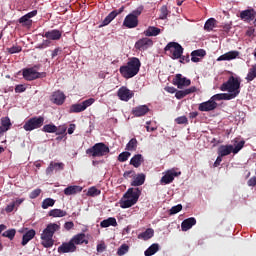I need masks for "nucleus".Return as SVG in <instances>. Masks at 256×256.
Returning a JSON list of instances; mask_svg holds the SVG:
<instances>
[{"label": "nucleus", "instance_id": "2", "mask_svg": "<svg viewBox=\"0 0 256 256\" xmlns=\"http://www.w3.org/2000/svg\"><path fill=\"white\" fill-rule=\"evenodd\" d=\"M59 229H61V226H59L57 223H50L43 230L40 238L42 240L41 245L45 247V249H51V247L55 245L53 236L55 235L56 231H59Z\"/></svg>", "mask_w": 256, "mask_h": 256}, {"label": "nucleus", "instance_id": "54", "mask_svg": "<svg viewBox=\"0 0 256 256\" xmlns=\"http://www.w3.org/2000/svg\"><path fill=\"white\" fill-rule=\"evenodd\" d=\"M175 121L178 125H187V123H189V120L186 116H180L176 118Z\"/></svg>", "mask_w": 256, "mask_h": 256}, {"label": "nucleus", "instance_id": "56", "mask_svg": "<svg viewBox=\"0 0 256 256\" xmlns=\"http://www.w3.org/2000/svg\"><path fill=\"white\" fill-rule=\"evenodd\" d=\"M39 195H41V189L37 188L30 193L29 197L30 199H37Z\"/></svg>", "mask_w": 256, "mask_h": 256}, {"label": "nucleus", "instance_id": "3", "mask_svg": "<svg viewBox=\"0 0 256 256\" xmlns=\"http://www.w3.org/2000/svg\"><path fill=\"white\" fill-rule=\"evenodd\" d=\"M139 197H141V189L129 188L124 194L125 200L120 201V207L122 209H129V207H133V205L139 201Z\"/></svg>", "mask_w": 256, "mask_h": 256}, {"label": "nucleus", "instance_id": "26", "mask_svg": "<svg viewBox=\"0 0 256 256\" xmlns=\"http://www.w3.org/2000/svg\"><path fill=\"white\" fill-rule=\"evenodd\" d=\"M195 91H197V88L195 86H192L185 90H176L175 97L176 99H183L187 97V95H191V93H195Z\"/></svg>", "mask_w": 256, "mask_h": 256}, {"label": "nucleus", "instance_id": "49", "mask_svg": "<svg viewBox=\"0 0 256 256\" xmlns=\"http://www.w3.org/2000/svg\"><path fill=\"white\" fill-rule=\"evenodd\" d=\"M167 15H169V10L167 9V6H162L160 9L159 19L165 20L167 19Z\"/></svg>", "mask_w": 256, "mask_h": 256}, {"label": "nucleus", "instance_id": "57", "mask_svg": "<svg viewBox=\"0 0 256 256\" xmlns=\"http://www.w3.org/2000/svg\"><path fill=\"white\" fill-rule=\"evenodd\" d=\"M16 209L15 204L12 202L6 206L5 211L6 213H13Z\"/></svg>", "mask_w": 256, "mask_h": 256}, {"label": "nucleus", "instance_id": "33", "mask_svg": "<svg viewBox=\"0 0 256 256\" xmlns=\"http://www.w3.org/2000/svg\"><path fill=\"white\" fill-rule=\"evenodd\" d=\"M100 226L104 229L107 227H117V219H115V217H109V218L103 220L100 223Z\"/></svg>", "mask_w": 256, "mask_h": 256}, {"label": "nucleus", "instance_id": "25", "mask_svg": "<svg viewBox=\"0 0 256 256\" xmlns=\"http://www.w3.org/2000/svg\"><path fill=\"white\" fill-rule=\"evenodd\" d=\"M239 57V51H229L217 58V61H233Z\"/></svg>", "mask_w": 256, "mask_h": 256}, {"label": "nucleus", "instance_id": "12", "mask_svg": "<svg viewBox=\"0 0 256 256\" xmlns=\"http://www.w3.org/2000/svg\"><path fill=\"white\" fill-rule=\"evenodd\" d=\"M135 49L138 51H147L149 47H153V40L151 38H141L135 43Z\"/></svg>", "mask_w": 256, "mask_h": 256}, {"label": "nucleus", "instance_id": "9", "mask_svg": "<svg viewBox=\"0 0 256 256\" xmlns=\"http://www.w3.org/2000/svg\"><path fill=\"white\" fill-rule=\"evenodd\" d=\"M36 69H39V66H34L32 68H26L23 70L22 75L26 81H35V79H41L45 77V72H37Z\"/></svg>", "mask_w": 256, "mask_h": 256}, {"label": "nucleus", "instance_id": "5", "mask_svg": "<svg viewBox=\"0 0 256 256\" xmlns=\"http://www.w3.org/2000/svg\"><path fill=\"white\" fill-rule=\"evenodd\" d=\"M243 147H245L244 140L238 142L235 147L231 144L220 145L218 147L217 153H218V155H220V157H227V155H231L232 153L234 155H237V153H239V151H241V149H243Z\"/></svg>", "mask_w": 256, "mask_h": 256}, {"label": "nucleus", "instance_id": "7", "mask_svg": "<svg viewBox=\"0 0 256 256\" xmlns=\"http://www.w3.org/2000/svg\"><path fill=\"white\" fill-rule=\"evenodd\" d=\"M165 53H170V57L172 59H181V55H183V46L177 42H169L165 48Z\"/></svg>", "mask_w": 256, "mask_h": 256}, {"label": "nucleus", "instance_id": "46", "mask_svg": "<svg viewBox=\"0 0 256 256\" xmlns=\"http://www.w3.org/2000/svg\"><path fill=\"white\" fill-rule=\"evenodd\" d=\"M129 157H131V153L130 152H122L118 155V161L120 163H125V161H127L129 159Z\"/></svg>", "mask_w": 256, "mask_h": 256}, {"label": "nucleus", "instance_id": "21", "mask_svg": "<svg viewBox=\"0 0 256 256\" xmlns=\"http://www.w3.org/2000/svg\"><path fill=\"white\" fill-rule=\"evenodd\" d=\"M149 111V106L140 105L132 109V115H134V117H145V115H147Z\"/></svg>", "mask_w": 256, "mask_h": 256}, {"label": "nucleus", "instance_id": "45", "mask_svg": "<svg viewBox=\"0 0 256 256\" xmlns=\"http://www.w3.org/2000/svg\"><path fill=\"white\" fill-rule=\"evenodd\" d=\"M239 94L235 92L230 93H222V101H231V99H235Z\"/></svg>", "mask_w": 256, "mask_h": 256}, {"label": "nucleus", "instance_id": "16", "mask_svg": "<svg viewBox=\"0 0 256 256\" xmlns=\"http://www.w3.org/2000/svg\"><path fill=\"white\" fill-rule=\"evenodd\" d=\"M42 37L49 39V41H59L63 37V32L57 29H53L45 32Z\"/></svg>", "mask_w": 256, "mask_h": 256}, {"label": "nucleus", "instance_id": "14", "mask_svg": "<svg viewBox=\"0 0 256 256\" xmlns=\"http://www.w3.org/2000/svg\"><path fill=\"white\" fill-rule=\"evenodd\" d=\"M139 26V19H137L135 16L128 14L123 21V27H126V29H135V27Z\"/></svg>", "mask_w": 256, "mask_h": 256}, {"label": "nucleus", "instance_id": "19", "mask_svg": "<svg viewBox=\"0 0 256 256\" xmlns=\"http://www.w3.org/2000/svg\"><path fill=\"white\" fill-rule=\"evenodd\" d=\"M198 109L199 111H202V112L215 111V109H217V102L212 101L210 99L206 102L200 103L198 106Z\"/></svg>", "mask_w": 256, "mask_h": 256}, {"label": "nucleus", "instance_id": "22", "mask_svg": "<svg viewBox=\"0 0 256 256\" xmlns=\"http://www.w3.org/2000/svg\"><path fill=\"white\" fill-rule=\"evenodd\" d=\"M123 9L124 8L121 7L119 10H113L112 12H110L102 21V24L100 25V27H107V25H109V23H111V21H113V19H115L117 15H121V12L123 11Z\"/></svg>", "mask_w": 256, "mask_h": 256}, {"label": "nucleus", "instance_id": "51", "mask_svg": "<svg viewBox=\"0 0 256 256\" xmlns=\"http://www.w3.org/2000/svg\"><path fill=\"white\" fill-rule=\"evenodd\" d=\"M183 209V205L181 204H178L176 206H173L171 209H170V215H177V213H179L180 211H182Z\"/></svg>", "mask_w": 256, "mask_h": 256}, {"label": "nucleus", "instance_id": "32", "mask_svg": "<svg viewBox=\"0 0 256 256\" xmlns=\"http://www.w3.org/2000/svg\"><path fill=\"white\" fill-rule=\"evenodd\" d=\"M36 235V232L34 229H31L29 231H27L23 237H22V245L23 247H25V245H27V243H29V241H31V239H33Z\"/></svg>", "mask_w": 256, "mask_h": 256}, {"label": "nucleus", "instance_id": "20", "mask_svg": "<svg viewBox=\"0 0 256 256\" xmlns=\"http://www.w3.org/2000/svg\"><path fill=\"white\" fill-rule=\"evenodd\" d=\"M117 95L120 101H129V99L133 98V92H131L127 87H121L118 90Z\"/></svg>", "mask_w": 256, "mask_h": 256}, {"label": "nucleus", "instance_id": "27", "mask_svg": "<svg viewBox=\"0 0 256 256\" xmlns=\"http://www.w3.org/2000/svg\"><path fill=\"white\" fill-rule=\"evenodd\" d=\"M194 225H197V219L195 217L187 218L181 223V230L189 231Z\"/></svg>", "mask_w": 256, "mask_h": 256}, {"label": "nucleus", "instance_id": "37", "mask_svg": "<svg viewBox=\"0 0 256 256\" xmlns=\"http://www.w3.org/2000/svg\"><path fill=\"white\" fill-rule=\"evenodd\" d=\"M18 23L22 25V27H27L28 29L32 27L33 20L29 19L26 15L19 18Z\"/></svg>", "mask_w": 256, "mask_h": 256}, {"label": "nucleus", "instance_id": "64", "mask_svg": "<svg viewBox=\"0 0 256 256\" xmlns=\"http://www.w3.org/2000/svg\"><path fill=\"white\" fill-rule=\"evenodd\" d=\"M191 60L189 59V55L180 57V63H189Z\"/></svg>", "mask_w": 256, "mask_h": 256}, {"label": "nucleus", "instance_id": "40", "mask_svg": "<svg viewBox=\"0 0 256 256\" xmlns=\"http://www.w3.org/2000/svg\"><path fill=\"white\" fill-rule=\"evenodd\" d=\"M215 23H217V20H215V18L208 19L204 25L205 31H213V29L215 28Z\"/></svg>", "mask_w": 256, "mask_h": 256}, {"label": "nucleus", "instance_id": "63", "mask_svg": "<svg viewBox=\"0 0 256 256\" xmlns=\"http://www.w3.org/2000/svg\"><path fill=\"white\" fill-rule=\"evenodd\" d=\"M248 187H255L256 186V177H252L247 182Z\"/></svg>", "mask_w": 256, "mask_h": 256}, {"label": "nucleus", "instance_id": "24", "mask_svg": "<svg viewBox=\"0 0 256 256\" xmlns=\"http://www.w3.org/2000/svg\"><path fill=\"white\" fill-rule=\"evenodd\" d=\"M72 243L76 246V245H88L89 244V240H87V236L85 235V233H79L74 235L71 238Z\"/></svg>", "mask_w": 256, "mask_h": 256}, {"label": "nucleus", "instance_id": "6", "mask_svg": "<svg viewBox=\"0 0 256 256\" xmlns=\"http://www.w3.org/2000/svg\"><path fill=\"white\" fill-rule=\"evenodd\" d=\"M109 151V146L103 142H99L88 148L86 155H90V157H105V155H109Z\"/></svg>", "mask_w": 256, "mask_h": 256}, {"label": "nucleus", "instance_id": "28", "mask_svg": "<svg viewBox=\"0 0 256 256\" xmlns=\"http://www.w3.org/2000/svg\"><path fill=\"white\" fill-rule=\"evenodd\" d=\"M145 161L143 158V155L141 154H136L130 159V165L135 167L136 169H139L141 167L142 163Z\"/></svg>", "mask_w": 256, "mask_h": 256}, {"label": "nucleus", "instance_id": "43", "mask_svg": "<svg viewBox=\"0 0 256 256\" xmlns=\"http://www.w3.org/2000/svg\"><path fill=\"white\" fill-rule=\"evenodd\" d=\"M86 195L88 197H97L101 195V190L97 189L96 187H91L88 189Z\"/></svg>", "mask_w": 256, "mask_h": 256}, {"label": "nucleus", "instance_id": "59", "mask_svg": "<svg viewBox=\"0 0 256 256\" xmlns=\"http://www.w3.org/2000/svg\"><path fill=\"white\" fill-rule=\"evenodd\" d=\"M62 51H63V50H61L60 47L55 48V49L52 51V54H51L52 59H55V57H57V55H60V53H61Z\"/></svg>", "mask_w": 256, "mask_h": 256}, {"label": "nucleus", "instance_id": "58", "mask_svg": "<svg viewBox=\"0 0 256 256\" xmlns=\"http://www.w3.org/2000/svg\"><path fill=\"white\" fill-rule=\"evenodd\" d=\"M212 101H223V93L215 94L210 98Z\"/></svg>", "mask_w": 256, "mask_h": 256}, {"label": "nucleus", "instance_id": "41", "mask_svg": "<svg viewBox=\"0 0 256 256\" xmlns=\"http://www.w3.org/2000/svg\"><path fill=\"white\" fill-rule=\"evenodd\" d=\"M137 150V138H132L126 145V151Z\"/></svg>", "mask_w": 256, "mask_h": 256}, {"label": "nucleus", "instance_id": "38", "mask_svg": "<svg viewBox=\"0 0 256 256\" xmlns=\"http://www.w3.org/2000/svg\"><path fill=\"white\" fill-rule=\"evenodd\" d=\"M0 123V127L6 131H9V129H11V126L13 125L11 124V119L9 117H2Z\"/></svg>", "mask_w": 256, "mask_h": 256}, {"label": "nucleus", "instance_id": "44", "mask_svg": "<svg viewBox=\"0 0 256 256\" xmlns=\"http://www.w3.org/2000/svg\"><path fill=\"white\" fill-rule=\"evenodd\" d=\"M53 205H55L53 198H46L42 202V209H49V207H53Z\"/></svg>", "mask_w": 256, "mask_h": 256}, {"label": "nucleus", "instance_id": "53", "mask_svg": "<svg viewBox=\"0 0 256 256\" xmlns=\"http://www.w3.org/2000/svg\"><path fill=\"white\" fill-rule=\"evenodd\" d=\"M23 50V48L21 46H12L11 48H8V53H10L11 55L15 54V53H21V51Z\"/></svg>", "mask_w": 256, "mask_h": 256}, {"label": "nucleus", "instance_id": "10", "mask_svg": "<svg viewBox=\"0 0 256 256\" xmlns=\"http://www.w3.org/2000/svg\"><path fill=\"white\" fill-rule=\"evenodd\" d=\"M95 103L94 98H90L87 100H84L81 103L73 104L70 106L69 113H81L87 109V107H91V105Z\"/></svg>", "mask_w": 256, "mask_h": 256}, {"label": "nucleus", "instance_id": "13", "mask_svg": "<svg viewBox=\"0 0 256 256\" xmlns=\"http://www.w3.org/2000/svg\"><path fill=\"white\" fill-rule=\"evenodd\" d=\"M173 85H176L178 89H183V87H189L191 85V80L183 77L182 74H176L173 79Z\"/></svg>", "mask_w": 256, "mask_h": 256}, {"label": "nucleus", "instance_id": "34", "mask_svg": "<svg viewBox=\"0 0 256 256\" xmlns=\"http://www.w3.org/2000/svg\"><path fill=\"white\" fill-rule=\"evenodd\" d=\"M145 183V174H138L131 182V187H141Z\"/></svg>", "mask_w": 256, "mask_h": 256}, {"label": "nucleus", "instance_id": "61", "mask_svg": "<svg viewBox=\"0 0 256 256\" xmlns=\"http://www.w3.org/2000/svg\"><path fill=\"white\" fill-rule=\"evenodd\" d=\"M73 227H75V224L73 222H66L64 224V229H66L67 231H71V229H73Z\"/></svg>", "mask_w": 256, "mask_h": 256}, {"label": "nucleus", "instance_id": "11", "mask_svg": "<svg viewBox=\"0 0 256 256\" xmlns=\"http://www.w3.org/2000/svg\"><path fill=\"white\" fill-rule=\"evenodd\" d=\"M181 172H176L175 169L167 170L165 175L161 178L160 183L161 185H169L175 181V177H179Z\"/></svg>", "mask_w": 256, "mask_h": 256}, {"label": "nucleus", "instance_id": "4", "mask_svg": "<svg viewBox=\"0 0 256 256\" xmlns=\"http://www.w3.org/2000/svg\"><path fill=\"white\" fill-rule=\"evenodd\" d=\"M221 91H228V93H236L239 95L241 93V78L230 76L226 82H224L221 87Z\"/></svg>", "mask_w": 256, "mask_h": 256}, {"label": "nucleus", "instance_id": "29", "mask_svg": "<svg viewBox=\"0 0 256 256\" xmlns=\"http://www.w3.org/2000/svg\"><path fill=\"white\" fill-rule=\"evenodd\" d=\"M161 33V29L155 26H149L145 31V37H157Z\"/></svg>", "mask_w": 256, "mask_h": 256}, {"label": "nucleus", "instance_id": "23", "mask_svg": "<svg viewBox=\"0 0 256 256\" xmlns=\"http://www.w3.org/2000/svg\"><path fill=\"white\" fill-rule=\"evenodd\" d=\"M65 99H66L65 94L61 92V90L53 92L51 97V101L55 105H63V103H65Z\"/></svg>", "mask_w": 256, "mask_h": 256}, {"label": "nucleus", "instance_id": "31", "mask_svg": "<svg viewBox=\"0 0 256 256\" xmlns=\"http://www.w3.org/2000/svg\"><path fill=\"white\" fill-rule=\"evenodd\" d=\"M83 188L81 186H68L64 189V195H77V193H81Z\"/></svg>", "mask_w": 256, "mask_h": 256}, {"label": "nucleus", "instance_id": "62", "mask_svg": "<svg viewBox=\"0 0 256 256\" xmlns=\"http://www.w3.org/2000/svg\"><path fill=\"white\" fill-rule=\"evenodd\" d=\"M25 89H26L25 86H23L22 84L17 85L15 87V93H24Z\"/></svg>", "mask_w": 256, "mask_h": 256}, {"label": "nucleus", "instance_id": "36", "mask_svg": "<svg viewBox=\"0 0 256 256\" xmlns=\"http://www.w3.org/2000/svg\"><path fill=\"white\" fill-rule=\"evenodd\" d=\"M245 79L248 83H251V81H254L256 79V64L252 65L251 68H249L248 74Z\"/></svg>", "mask_w": 256, "mask_h": 256}, {"label": "nucleus", "instance_id": "30", "mask_svg": "<svg viewBox=\"0 0 256 256\" xmlns=\"http://www.w3.org/2000/svg\"><path fill=\"white\" fill-rule=\"evenodd\" d=\"M153 235H155V230L147 228L145 232L138 234V239H142V241H149Z\"/></svg>", "mask_w": 256, "mask_h": 256}, {"label": "nucleus", "instance_id": "8", "mask_svg": "<svg viewBox=\"0 0 256 256\" xmlns=\"http://www.w3.org/2000/svg\"><path fill=\"white\" fill-rule=\"evenodd\" d=\"M44 123L45 118L43 116H35L25 122L23 129L26 131H35V129H41Z\"/></svg>", "mask_w": 256, "mask_h": 256}, {"label": "nucleus", "instance_id": "50", "mask_svg": "<svg viewBox=\"0 0 256 256\" xmlns=\"http://www.w3.org/2000/svg\"><path fill=\"white\" fill-rule=\"evenodd\" d=\"M143 9H145V7L141 5L137 9L133 10L132 13H130V15H133V17L139 19V16L141 15V13H143Z\"/></svg>", "mask_w": 256, "mask_h": 256}, {"label": "nucleus", "instance_id": "52", "mask_svg": "<svg viewBox=\"0 0 256 256\" xmlns=\"http://www.w3.org/2000/svg\"><path fill=\"white\" fill-rule=\"evenodd\" d=\"M127 251H129V246L126 244H123L118 249L117 255H119V256L125 255V253H127Z\"/></svg>", "mask_w": 256, "mask_h": 256}, {"label": "nucleus", "instance_id": "35", "mask_svg": "<svg viewBox=\"0 0 256 256\" xmlns=\"http://www.w3.org/2000/svg\"><path fill=\"white\" fill-rule=\"evenodd\" d=\"M49 217H67V211L61 209H52L48 212Z\"/></svg>", "mask_w": 256, "mask_h": 256}, {"label": "nucleus", "instance_id": "55", "mask_svg": "<svg viewBox=\"0 0 256 256\" xmlns=\"http://www.w3.org/2000/svg\"><path fill=\"white\" fill-rule=\"evenodd\" d=\"M67 133V126L61 125L57 127L56 135H65Z\"/></svg>", "mask_w": 256, "mask_h": 256}, {"label": "nucleus", "instance_id": "1", "mask_svg": "<svg viewBox=\"0 0 256 256\" xmlns=\"http://www.w3.org/2000/svg\"><path fill=\"white\" fill-rule=\"evenodd\" d=\"M141 69V60L137 57H132L129 59L126 65L120 67L119 71L124 79H132L135 77L139 70Z\"/></svg>", "mask_w": 256, "mask_h": 256}, {"label": "nucleus", "instance_id": "15", "mask_svg": "<svg viewBox=\"0 0 256 256\" xmlns=\"http://www.w3.org/2000/svg\"><path fill=\"white\" fill-rule=\"evenodd\" d=\"M75 251H77V246L72 240L64 242L58 247V253H75Z\"/></svg>", "mask_w": 256, "mask_h": 256}, {"label": "nucleus", "instance_id": "42", "mask_svg": "<svg viewBox=\"0 0 256 256\" xmlns=\"http://www.w3.org/2000/svg\"><path fill=\"white\" fill-rule=\"evenodd\" d=\"M42 131L44 133H57V126L55 124H46L43 126Z\"/></svg>", "mask_w": 256, "mask_h": 256}, {"label": "nucleus", "instance_id": "17", "mask_svg": "<svg viewBox=\"0 0 256 256\" xmlns=\"http://www.w3.org/2000/svg\"><path fill=\"white\" fill-rule=\"evenodd\" d=\"M240 19H242V21H255L256 23V11L255 9L251 8V9H247V10H243L240 13Z\"/></svg>", "mask_w": 256, "mask_h": 256}, {"label": "nucleus", "instance_id": "39", "mask_svg": "<svg viewBox=\"0 0 256 256\" xmlns=\"http://www.w3.org/2000/svg\"><path fill=\"white\" fill-rule=\"evenodd\" d=\"M159 251V244H152L145 252V256H152L155 255Z\"/></svg>", "mask_w": 256, "mask_h": 256}, {"label": "nucleus", "instance_id": "47", "mask_svg": "<svg viewBox=\"0 0 256 256\" xmlns=\"http://www.w3.org/2000/svg\"><path fill=\"white\" fill-rule=\"evenodd\" d=\"M16 233L17 231L15 229H10L5 231L2 235L3 237H7L8 239H10V241H13V239H15Z\"/></svg>", "mask_w": 256, "mask_h": 256}, {"label": "nucleus", "instance_id": "48", "mask_svg": "<svg viewBox=\"0 0 256 256\" xmlns=\"http://www.w3.org/2000/svg\"><path fill=\"white\" fill-rule=\"evenodd\" d=\"M207 52L204 49H198L191 52V57H205Z\"/></svg>", "mask_w": 256, "mask_h": 256}, {"label": "nucleus", "instance_id": "60", "mask_svg": "<svg viewBox=\"0 0 256 256\" xmlns=\"http://www.w3.org/2000/svg\"><path fill=\"white\" fill-rule=\"evenodd\" d=\"M106 249H107V246L105 245V243H100L97 245L98 253H103V251H105Z\"/></svg>", "mask_w": 256, "mask_h": 256}, {"label": "nucleus", "instance_id": "18", "mask_svg": "<svg viewBox=\"0 0 256 256\" xmlns=\"http://www.w3.org/2000/svg\"><path fill=\"white\" fill-rule=\"evenodd\" d=\"M65 164L63 162L51 161L49 166L46 168V175H53L54 171H63Z\"/></svg>", "mask_w": 256, "mask_h": 256}]
</instances>
